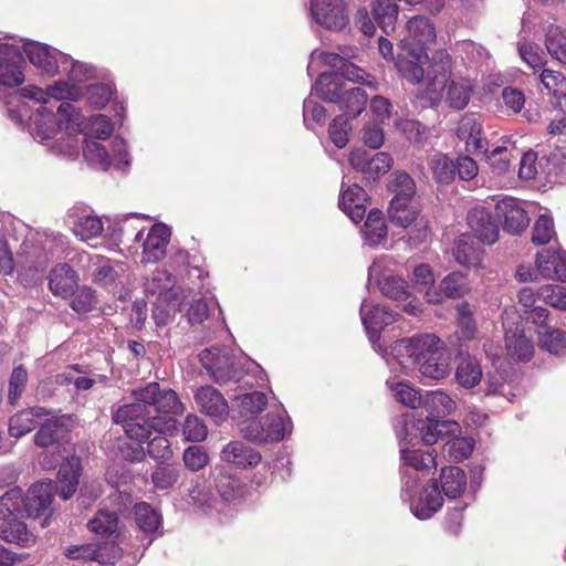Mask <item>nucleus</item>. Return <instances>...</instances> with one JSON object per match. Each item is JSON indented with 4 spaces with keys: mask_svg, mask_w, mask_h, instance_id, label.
<instances>
[{
    "mask_svg": "<svg viewBox=\"0 0 566 566\" xmlns=\"http://www.w3.org/2000/svg\"><path fill=\"white\" fill-rule=\"evenodd\" d=\"M182 298L160 297L156 298L153 308V318L158 326H165L174 318L175 314L181 310Z\"/></svg>",
    "mask_w": 566,
    "mask_h": 566,
    "instance_id": "nucleus-46",
    "label": "nucleus"
},
{
    "mask_svg": "<svg viewBox=\"0 0 566 566\" xmlns=\"http://www.w3.org/2000/svg\"><path fill=\"white\" fill-rule=\"evenodd\" d=\"M145 293L156 298L181 296L182 290L177 284L176 277L166 270H156L146 277Z\"/></svg>",
    "mask_w": 566,
    "mask_h": 566,
    "instance_id": "nucleus-21",
    "label": "nucleus"
},
{
    "mask_svg": "<svg viewBox=\"0 0 566 566\" xmlns=\"http://www.w3.org/2000/svg\"><path fill=\"white\" fill-rule=\"evenodd\" d=\"M364 235L369 245H377L387 238V226L380 210L369 211L364 224Z\"/></svg>",
    "mask_w": 566,
    "mask_h": 566,
    "instance_id": "nucleus-44",
    "label": "nucleus"
},
{
    "mask_svg": "<svg viewBox=\"0 0 566 566\" xmlns=\"http://www.w3.org/2000/svg\"><path fill=\"white\" fill-rule=\"evenodd\" d=\"M537 295L538 298L549 306L566 311V286L546 284L538 289Z\"/></svg>",
    "mask_w": 566,
    "mask_h": 566,
    "instance_id": "nucleus-57",
    "label": "nucleus"
},
{
    "mask_svg": "<svg viewBox=\"0 0 566 566\" xmlns=\"http://www.w3.org/2000/svg\"><path fill=\"white\" fill-rule=\"evenodd\" d=\"M541 82L548 94L554 97L566 95V78L559 73L551 70H544L541 74Z\"/></svg>",
    "mask_w": 566,
    "mask_h": 566,
    "instance_id": "nucleus-63",
    "label": "nucleus"
},
{
    "mask_svg": "<svg viewBox=\"0 0 566 566\" xmlns=\"http://www.w3.org/2000/svg\"><path fill=\"white\" fill-rule=\"evenodd\" d=\"M22 62L18 49L13 45L0 44V85L13 87L23 83Z\"/></svg>",
    "mask_w": 566,
    "mask_h": 566,
    "instance_id": "nucleus-14",
    "label": "nucleus"
},
{
    "mask_svg": "<svg viewBox=\"0 0 566 566\" xmlns=\"http://www.w3.org/2000/svg\"><path fill=\"white\" fill-rule=\"evenodd\" d=\"M46 415L49 412L42 407H34L15 413L9 421L10 436L18 439L31 432L36 426L35 418Z\"/></svg>",
    "mask_w": 566,
    "mask_h": 566,
    "instance_id": "nucleus-34",
    "label": "nucleus"
},
{
    "mask_svg": "<svg viewBox=\"0 0 566 566\" xmlns=\"http://www.w3.org/2000/svg\"><path fill=\"white\" fill-rule=\"evenodd\" d=\"M507 355L520 361H527L532 358L534 346L532 342L517 328L507 331L505 334Z\"/></svg>",
    "mask_w": 566,
    "mask_h": 566,
    "instance_id": "nucleus-37",
    "label": "nucleus"
},
{
    "mask_svg": "<svg viewBox=\"0 0 566 566\" xmlns=\"http://www.w3.org/2000/svg\"><path fill=\"white\" fill-rule=\"evenodd\" d=\"M518 52L522 60L533 70H537L544 66L545 55L536 43L527 41L520 42Z\"/></svg>",
    "mask_w": 566,
    "mask_h": 566,
    "instance_id": "nucleus-62",
    "label": "nucleus"
},
{
    "mask_svg": "<svg viewBox=\"0 0 566 566\" xmlns=\"http://www.w3.org/2000/svg\"><path fill=\"white\" fill-rule=\"evenodd\" d=\"M398 2L395 0H373L371 2L373 18L386 34L392 33L396 29Z\"/></svg>",
    "mask_w": 566,
    "mask_h": 566,
    "instance_id": "nucleus-31",
    "label": "nucleus"
},
{
    "mask_svg": "<svg viewBox=\"0 0 566 566\" xmlns=\"http://www.w3.org/2000/svg\"><path fill=\"white\" fill-rule=\"evenodd\" d=\"M391 157L387 153H377L371 155L364 149H355L349 154V164L361 172L367 180H376L379 176L386 174L391 167Z\"/></svg>",
    "mask_w": 566,
    "mask_h": 566,
    "instance_id": "nucleus-9",
    "label": "nucleus"
},
{
    "mask_svg": "<svg viewBox=\"0 0 566 566\" xmlns=\"http://www.w3.org/2000/svg\"><path fill=\"white\" fill-rule=\"evenodd\" d=\"M195 401L199 411L211 417L217 423L226 420L229 415V405L226 398L210 385L197 389Z\"/></svg>",
    "mask_w": 566,
    "mask_h": 566,
    "instance_id": "nucleus-12",
    "label": "nucleus"
},
{
    "mask_svg": "<svg viewBox=\"0 0 566 566\" xmlns=\"http://www.w3.org/2000/svg\"><path fill=\"white\" fill-rule=\"evenodd\" d=\"M0 538L21 547H29L35 543V536L28 530L27 525L15 520L0 525Z\"/></svg>",
    "mask_w": 566,
    "mask_h": 566,
    "instance_id": "nucleus-38",
    "label": "nucleus"
},
{
    "mask_svg": "<svg viewBox=\"0 0 566 566\" xmlns=\"http://www.w3.org/2000/svg\"><path fill=\"white\" fill-rule=\"evenodd\" d=\"M134 515L137 527L146 535H154L161 526V515L148 503L140 502L134 505Z\"/></svg>",
    "mask_w": 566,
    "mask_h": 566,
    "instance_id": "nucleus-39",
    "label": "nucleus"
},
{
    "mask_svg": "<svg viewBox=\"0 0 566 566\" xmlns=\"http://www.w3.org/2000/svg\"><path fill=\"white\" fill-rule=\"evenodd\" d=\"M441 488L448 499L459 497L467 488V476L458 467L443 468L441 471Z\"/></svg>",
    "mask_w": 566,
    "mask_h": 566,
    "instance_id": "nucleus-40",
    "label": "nucleus"
},
{
    "mask_svg": "<svg viewBox=\"0 0 566 566\" xmlns=\"http://www.w3.org/2000/svg\"><path fill=\"white\" fill-rule=\"evenodd\" d=\"M539 345L551 354L563 355L566 353V333L559 329L547 331L541 335Z\"/></svg>",
    "mask_w": 566,
    "mask_h": 566,
    "instance_id": "nucleus-61",
    "label": "nucleus"
},
{
    "mask_svg": "<svg viewBox=\"0 0 566 566\" xmlns=\"http://www.w3.org/2000/svg\"><path fill=\"white\" fill-rule=\"evenodd\" d=\"M420 211L421 207L417 199L392 198L388 208V217L395 226L407 228L417 221Z\"/></svg>",
    "mask_w": 566,
    "mask_h": 566,
    "instance_id": "nucleus-24",
    "label": "nucleus"
},
{
    "mask_svg": "<svg viewBox=\"0 0 566 566\" xmlns=\"http://www.w3.org/2000/svg\"><path fill=\"white\" fill-rule=\"evenodd\" d=\"M73 219V232L84 242L99 237L104 230V224L97 216L91 214L86 211L77 212L72 210L69 214Z\"/></svg>",
    "mask_w": 566,
    "mask_h": 566,
    "instance_id": "nucleus-27",
    "label": "nucleus"
},
{
    "mask_svg": "<svg viewBox=\"0 0 566 566\" xmlns=\"http://www.w3.org/2000/svg\"><path fill=\"white\" fill-rule=\"evenodd\" d=\"M80 473V458L71 457L61 464L55 485L52 482H39L33 484L28 490L25 496L22 495V511L25 516L31 518L44 517L41 526L45 527L48 525V516L51 513L50 506L53 492L57 491L63 500L70 499L77 489Z\"/></svg>",
    "mask_w": 566,
    "mask_h": 566,
    "instance_id": "nucleus-3",
    "label": "nucleus"
},
{
    "mask_svg": "<svg viewBox=\"0 0 566 566\" xmlns=\"http://www.w3.org/2000/svg\"><path fill=\"white\" fill-rule=\"evenodd\" d=\"M262 420L269 442H279L292 431L291 419L284 411L270 412Z\"/></svg>",
    "mask_w": 566,
    "mask_h": 566,
    "instance_id": "nucleus-41",
    "label": "nucleus"
},
{
    "mask_svg": "<svg viewBox=\"0 0 566 566\" xmlns=\"http://www.w3.org/2000/svg\"><path fill=\"white\" fill-rule=\"evenodd\" d=\"M22 491L20 488H13L7 491L0 497V520L14 517L22 514Z\"/></svg>",
    "mask_w": 566,
    "mask_h": 566,
    "instance_id": "nucleus-54",
    "label": "nucleus"
},
{
    "mask_svg": "<svg viewBox=\"0 0 566 566\" xmlns=\"http://www.w3.org/2000/svg\"><path fill=\"white\" fill-rule=\"evenodd\" d=\"M406 35L400 41V46L408 50L409 54L416 49H426L436 40V29L429 19L417 15L406 24Z\"/></svg>",
    "mask_w": 566,
    "mask_h": 566,
    "instance_id": "nucleus-11",
    "label": "nucleus"
},
{
    "mask_svg": "<svg viewBox=\"0 0 566 566\" xmlns=\"http://www.w3.org/2000/svg\"><path fill=\"white\" fill-rule=\"evenodd\" d=\"M366 201L367 195L365 190L358 185H352L343 191L339 199V208L353 222L358 223L366 213Z\"/></svg>",
    "mask_w": 566,
    "mask_h": 566,
    "instance_id": "nucleus-26",
    "label": "nucleus"
},
{
    "mask_svg": "<svg viewBox=\"0 0 566 566\" xmlns=\"http://www.w3.org/2000/svg\"><path fill=\"white\" fill-rule=\"evenodd\" d=\"M166 434L167 433H160L156 429H151V436L148 438V454L150 458L163 461H167L171 458L172 451ZM145 441H147V439Z\"/></svg>",
    "mask_w": 566,
    "mask_h": 566,
    "instance_id": "nucleus-56",
    "label": "nucleus"
},
{
    "mask_svg": "<svg viewBox=\"0 0 566 566\" xmlns=\"http://www.w3.org/2000/svg\"><path fill=\"white\" fill-rule=\"evenodd\" d=\"M235 401L242 416L253 417L265 408L268 397L261 391H253L237 396Z\"/></svg>",
    "mask_w": 566,
    "mask_h": 566,
    "instance_id": "nucleus-51",
    "label": "nucleus"
},
{
    "mask_svg": "<svg viewBox=\"0 0 566 566\" xmlns=\"http://www.w3.org/2000/svg\"><path fill=\"white\" fill-rule=\"evenodd\" d=\"M87 527L92 533L101 537L113 536L118 528L117 515L107 510H99L94 517L88 521Z\"/></svg>",
    "mask_w": 566,
    "mask_h": 566,
    "instance_id": "nucleus-45",
    "label": "nucleus"
},
{
    "mask_svg": "<svg viewBox=\"0 0 566 566\" xmlns=\"http://www.w3.org/2000/svg\"><path fill=\"white\" fill-rule=\"evenodd\" d=\"M545 46L551 56L566 64V31L557 25H549L545 35Z\"/></svg>",
    "mask_w": 566,
    "mask_h": 566,
    "instance_id": "nucleus-47",
    "label": "nucleus"
},
{
    "mask_svg": "<svg viewBox=\"0 0 566 566\" xmlns=\"http://www.w3.org/2000/svg\"><path fill=\"white\" fill-rule=\"evenodd\" d=\"M350 129L348 119L343 115L337 116L329 124V138L336 147L343 148L348 143Z\"/></svg>",
    "mask_w": 566,
    "mask_h": 566,
    "instance_id": "nucleus-64",
    "label": "nucleus"
},
{
    "mask_svg": "<svg viewBox=\"0 0 566 566\" xmlns=\"http://www.w3.org/2000/svg\"><path fill=\"white\" fill-rule=\"evenodd\" d=\"M122 555L117 546H112V554L105 555L104 548H94L93 545H75L66 548V556L72 559L96 560L101 564H114Z\"/></svg>",
    "mask_w": 566,
    "mask_h": 566,
    "instance_id": "nucleus-33",
    "label": "nucleus"
},
{
    "mask_svg": "<svg viewBox=\"0 0 566 566\" xmlns=\"http://www.w3.org/2000/svg\"><path fill=\"white\" fill-rule=\"evenodd\" d=\"M23 51L29 61L43 72L53 75L60 70V52L32 41L23 43Z\"/></svg>",
    "mask_w": 566,
    "mask_h": 566,
    "instance_id": "nucleus-22",
    "label": "nucleus"
},
{
    "mask_svg": "<svg viewBox=\"0 0 566 566\" xmlns=\"http://www.w3.org/2000/svg\"><path fill=\"white\" fill-rule=\"evenodd\" d=\"M83 155L86 161L102 170H107L112 165V157L105 147L96 140L84 139Z\"/></svg>",
    "mask_w": 566,
    "mask_h": 566,
    "instance_id": "nucleus-49",
    "label": "nucleus"
},
{
    "mask_svg": "<svg viewBox=\"0 0 566 566\" xmlns=\"http://www.w3.org/2000/svg\"><path fill=\"white\" fill-rule=\"evenodd\" d=\"M433 178L438 184L449 185L457 176L455 161L444 154H436L429 161Z\"/></svg>",
    "mask_w": 566,
    "mask_h": 566,
    "instance_id": "nucleus-43",
    "label": "nucleus"
},
{
    "mask_svg": "<svg viewBox=\"0 0 566 566\" xmlns=\"http://www.w3.org/2000/svg\"><path fill=\"white\" fill-rule=\"evenodd\" d=\"M368 280H375L381 294L386 297L399 301L409 296L407 282L390 270H385L382 260H377L369 266Z\"/></svg>",
    "mask_w": 566,
    "mask_h": 566,
    "instance_id": "nucleus-8",
    "label": "nucleus"
},
{
    "mask_svg": "<svg viewBox=\"0 0 566 566\" xmlns=\"http://www.w3.org/2000/svg\"><path fill=\"white\" fill-rule=\"evenodd\" d=\"M468 224L480 241L492 244L497 240L499 227L484 207H475L469 211Z\"/></svg>",
    "mask_w": 566,
    "mask_h": 566,
    "instance_id": "nucleus-19",
    "label": "nucleus"
},
{
    "mask_svg": "<svg viewBox=\"0 0 566 566\" xmlns=\"http://www.w3.org/2000/svg\"><path fill=\"white\" fill-rule=\"evenodd\" d=\"M135 401L119 407L113 420L120 423L128 438L144 442L151 436V429L160 433H172L177 429L176 420L164 415H180L185 411L175 390L161 387L153 381L133 390Z\"/></svg>",
    "mask_w": 566,
    "mask_h": 566,
    "instance_id": "nucleus-1",
    "label": "nucleus"
},
{
    "mask_svg": "<svg viewBox=\"0 0 566 566\" xmlns=\"http://www.w3.org/2000/svg\"><path fill=\"white\" fill-rule=\"evenodd\" d=\"M361 322L368 333L369 339L376 343L379 339L380 331L395 321V314L385 307L373 305L364 301L360 306Z\"/></svg>",
    "mask_w": 566,
    "mask_h": 566,
    "instance_id": "nucleus-16",
    "label": "nucleus"
},
{
    "mask_svg": "<svg viewBox=\"0 0 566 566\" xmlns=\"http://www.w3.org/2000/svg\"><path fill=\"white\" fill-rule=\"evenodd\" d=\"M366 103L367 94L363 88L346 87L338 104L348 117L354 118L365 109Z\"/></svg>",
    "mask_w": 566,
    "mask_h": 566,
    "instance_id": "nucleus-48",
    "label": "nucleus"
},
{
    "mask_svg": "<svg viewBox=\"0 0 566 566\" xmlns=\"http://www.w3.org/2000/svg\"><path fill=\"white\" fill-rule=\"evenodd\" d=\"M355 56V49L342 50L340 53H321L322 62L334 69V73H338L340 81L344 82V80H346L353 83H367L370 86L371 83L367 81L369 75L366 71L349 61Z\"/></svg>",
    "mask_w": 566,
    "mask_h": 566,
    "instance_id": "nucleus-7",
    "label": "nucleus"
},
{
    "mask_svg": "<svg viewBox=\"0 0 566 566\" xmlns=\"http://www.w3.org/2000/svg\"><path fill=\"white\" fill-rule=\"evenodd\" d=\"M49 287L54 295L67 297L77 287V275L70 265L59 264L51 271Z\"/></svg>",
    "mask_w": 566,
    "mask_h": 566,
    "instance_id": "nucleus-29",
    "label": "nucleus"
},
{
    "mask_svg": "<svg viewBox=\"0 0 566 566\" xmlns=\"http://www.w3.org/2000/svg\"><path fill=\"white\" fill-rule=\"evenodd\" d=\"M221 459L237 467H254L261 461V455L254 449L240 441L228 443L221 451Z\"/></svg>",
    "mask_w": 566,
    "mask_h": 566,
    "instance_id": "nucleus-30",
    "label": "nucleus"
},
{
    "mask_svg": "<svg viewBox=\"0 0 566 566\" xmlns=\"http://www.w3.org/2000/svg\"><path fill=\"white\" fill-rule=\"evenodd\" d=\"M392 391L395 392L396 400L402 405L412 409L422 407L424 396H421V394L409 384L399 381L392 387Z\"/></svg>",
    "mask_w": 566,
    "mask_h": 566,
    "instance_id": "nucleus-60",
    "label": "nucleus"
},
{
    "mask_svg": "<svg viewBox=\"0 0 566 566\" xmlns=\"http://www.w3.org/2000/svg\"><path fill=\"white\" fill-rule=\"evenodd\" d=\"M473 451V440L467 437H452L442 448L444 457L453 461L467 459Z\"/></svg>",
    "mask_w": 566,
    "mask_h": 566,
    "instance_id": "nucleus-52",
    "label": "nucleus"
},
{
    "mask_svg": "<svg viewBox=\"0 0 566 566\" xmlns=\"http://www.w3.org/2000/svg\"><path fill=\"white\" fill-rule=\"evenodd\" d=\"M86 265L93 281L101 285H111L116 282L120 274L125 272V266L119 262H113L102 255H87Z\"/></svg>",
    "mask_w": 566,
    "mask_h": 566,
    "instance_id": "nucleus-20",
    "label": "nucleus"
},
{
    "mask_svg": "<svg viewBox=\"0 0 566 566\" xmlns=\"http://www.w3.org/2000/svg\"><path fill=\"white\" fill-rule=\"evenodd\" d=\"M34 136L40 140L51 139L57 132L54 115L46 108H42L34 117Z\"/></svg>",
    "mask_w": 566,
    "mask_h": 566,
    "instance_id": "nucleus-55",
    "label": "nucleus"
},
{
    "mask_svg": "<svg viewBox=\"0 0 566 566\" xmlns=\"http://www.w3.org/2000/svg\"><path fill=\"white\" fill-rule=\"evenodd\" d=\"M347 84L340 81L338 73H322L315 82L314 90L328 103H339Z\"/></svg>",
    "mask_w": 566,
    "mask_h": 566,
    "instance_id": "nucleus-32",
    "label": "nucleus"
},
{
    "mask_svg": "<svg viewBox=\"0 0 566 566\" xmlns=\"http://www.w3.org/2000/svg\"><path fill=\"white\" fill-rule=\"evenodd\" d=\"M311 14L316 23L335 31L343 30L349 21L344 0H312Z\"/></svg>",
    "mask_w": 566,
    "mask_h": 566,
    "instance_id": "nucleus-6",
    "label": "nucleus"
},
{
    "mask_svg": "<svg viewBox=\"0 0 566 566\" xmlns=\"http://www.w3.org/2000/svg\"><path fill=\"white\" fill-rule=\"evenodd\" d=\"M451 65L449 56L442 57L439 62H434L427 75V86L424 97L432 104L437 105L441 102L443 91L447 88L446 102L454 109H463L469 101L471 85L469 81L459 80L450 81Z\"/></svg>",
    "mask_w": 566,
    "mask_h": 566,
    "instance_id": "nucleus-5",
    "label": "nucleus"
},
{
    "mask_svg": "<svg viewBox=\"0 0 566 566\" xmlns=\"http://www.w3.org/2000/svg\"><path fill=\"white\" fill-rule=\"evenodd\" d=\"M391 354L403 369L417 366L423 378L440 380L451 370L442 352V342L432 334L399 339L394 344Z\"/></svg>",
    "mask_w": 566,
    "mask_h": 566,
    "instance_id": "nucleus-2",
    "label": "nucleus"
},
{
    "mask_svg": "<svg viewBox=\"0 0 566 566\" xmlns=\"http://www.w3.org/2000/svg\"><path fill=\"white\" fill-rule=\"evenodd\" d=\"M536 269L543 279L566 282V253L543 250L536 255Z\"/></svg>",
    "mask_w": 566,
    "mask_h": 566,
    "instance_id": "nucleus-23",
    "label": "nucleus"
},
{
    "mask_svg": "<svg viewBox=\"0 0 566 566\" xmlns=\"http://www.w3.org/2000/svg\"><path fill=\"white\" fill-rule=\"evenodd\" d=\"M497 217L503 219V228L512 234H518L530 223V217L523 205L515 198L506 197L496 203Z\"/></svg>",
    "mask_w": 566,
    "mask_h": 566,
    "instance_id": "nucleus-13",
    "label": "nucleus"
},
{
    "mask_svg": "<svg viewBox=\"0 0 566 566\" xmlns=\"http://www.w3.org/2000/svg\"><path fill=\"white\" fill-rule=\"evenodd\" d=\"M60 55V69L66 72L73 82H84L93 76V69L84 63L75 62L62 53Z\"/></svg>",
    "mask_w": 566,
    "mask_h": 566,
    "instance_id": "nucleus-58",
    "label": "nucleus"
},
{
    "mask_svg": "<svg viewBox=\"0 0 566 566\" xmlns=\"http://www.w3.org/2000/svg\"><path fill=\"white\" fill-rule=\"evenodd\" d=\"M409 54L408 50L400 46L396 66L402 77L410 83H420L424 76L423 65L428 62L426 49H416Z\"/></svg>",
    "mask_w": 566,
    "mask_h": 566,
    "instance_id": "nucleus-15",
    "label": "nucleus"
},
{
    "mask_svg": "<svg viewBox=\"0 0 566 566\" xmlns=\"http://www.w3.org/2000/svg\"><path fill=\"white\" fill-rule=\"evenodd\" d=\"M442 502L438 484L432 482L422 490L418 501L410 504V509L418 518L428 520L442 506Z\"/></svg>",
    "mask_w": 566,
    "mask_h": 566,
    "instance_id": "nucleus-28",
    "label": "nucleus"
},
{
    "mask_svg": "<svg viewBox=\"0 0 566 566\" xmlns=\"http://www.w3.org/2000/svg\"><path fill=\"white\" fill-rule=\"evenodd\" d=\"M457 382L463 388H473L482 379V368L474 357L467 356L461 359L455 369Z\"/></svg>",
    "mask_w": 566,
    "mask_h": 566,
    "instance_id": "nucleus-42",
    "label": "nucleus"
},
{
    "mask_svg": "<svg viewBox=\"0 0 566 566\" xmlns=\"http://www.w3.org/2000/svg\"><path fill=\"white\" fill-rule=\"evenodd\" d=\"M422 407L428 415L426 419H418L413 428L423 443L434 444L439 438L447 433H453L458 430V423L454 421L439 420L440 417L451 415L455 410V401L443 391L427 392Z\"/></svg>",
    "mask_w": 566,
    "mask_h": 566,
    "instance_id": "nucleus-4",
    "label": "nucleus"
},
{
    "mask_svg": "<svg viewBox=\"0 0 566 566\" xmlns=\"http://www.w3.org/2000/svg\"><path fill=\"white\" fill-rule=\"evenodd\" d=\"M440 290L448 297H461L469 290L467 277L461 272H452L441 281Z\"/></svg>",
    "mask_w": 566,
    "mask_h": 566,
    "instance_id": "nucleus-59",
    "label": "nucleus"
},
{
    "mask_svg": "<svg viewBox=\"0 0 566 566\" xmlns=\"http://www.w3.org/2000/svg\"><path fill=\"white\" fill-rule=\"evenodd\" d=\"M483 249L480 243L468 234H461L453 249L455 261L467 268H478L482 264Z\"/></svg>",
    "mask_w": 566,
    "mask_h": 566,
    "instance_id": "nucleus-25",
    "label": "nucleus"
},
{
    "mask_svg": "<svg viewBox=\"0 0 566 566\" xmlns=\"http://www.w3.org/2000/svg\"><path fill=\"white\" fill-rule=\"evenodd\" d=\"M199 358L217 382L226 384L232 379L235 381L240 379L239 371L224 350L219 348L205 349L200 353Z\"/></svg>",
    "mask_w": 566,
    "mask_h": 566,
    "instance_id": "nucleus-10",
    "label": "nucleus"
},
{
    "mask_svg": "<svg viewBox=\"0 0 566 566\" xmlns=\"http://www.w3.org/2000/svg\"><path fill=\"white\" fill-rule=\"evenodd\" d=\"M170 231L164 224L153 226L143 243L142 262L156 263L166 254Z\"/></svg>",
    "mask_w": 566,
    "mask_h": 566,
    "instance_id": "nucleus-18",
    "label": "nucleus"
},
{
    "mask_svg": "<svg viewBox=\"0 0 566 566\" xmlns=\"http://www.w3.org/2000/svg\"><path fill=\"white\" fill-rule=\"evenodd\" d=\"M401 458L406 465L405 476L411 474L410 469L428 474L437 468L434 451L402 450Z\"/></svg>",
    "mask_w": 566,
    "mask_h": 566,
    "instance_id": "nucleus-36",
    "label": "nucleus"
},
{
    "mask_svg": "<svg viewBox=\"0 0 566 566\" xmlns=\"http://www.w3.org/2000/svg\"><path fill=\"white\" fill-rule=\"evenodd\" d=\"M482 125L474 114L464 115L457 127V136L465 142V150L472 154L486 153L488 142L481 137Z\"/></svg>",
    "mask_w": 566,
    "mask_h": 566,
    "instance_id": "nucleus-17",
    "label": "nucleus"
},
{
    "mask_svg": "<svg viewBox=\"0 0 566 566\" xmlns=\"http://www.w3.org/2000/svg\"><path fill=\"white\" fill-rule=\"evenodd\" d=\"M458 329L457 335L460 339L471 340L476 334V323L472 317V310L468 303H461L457 306Z\"/></svg>",
    "mask_w": 566,
    "mask_h": 566,
    "instance_id": "nucleus-53",
    "label": "nucleus"
},
{
    "mask_svg": "<svg viewBox=\"0 0 566 566\" xmlns=\"http://www.w3.org/2000/svg\"><path fill=\"white\" fill-rule=\"evenodd\" d=\"M389 190L394 193L392 198H405L408 200L416 199V184L405 171H395L391 174Z\"/></svg>",
    "mask_w": 566,
    "mask_h": 566,
    "instance_id": "nucleus-50",
    "label": "nucleus"
},
{
    "mask_svg": "<svg viewBox=\"0 0 566 566\" xmlns=\"http://www.w3.org/2000/svg\"><path fill=\"white\" fill-rule=\"evenodd\" d=\"M65 433L64 418H51L42 423L34 434V443L40 448H50L60 443Z\"/></svg>",
    "mask_w": 566,
    "mask_h": 566,
    "instance_id": "nucleus-35",
    "label": "nucleus"
}]
</instances>
